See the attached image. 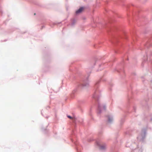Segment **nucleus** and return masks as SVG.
<instances>
[{"label":"nucleus","instance_id":"f257e3e1","mask_svg":"<svg viewBox=\"0 0 152 152\" xmlns=\"http://www.w3.org/2000/svg\"><path fill=\"white\" fill-rule=\"evenodd\" d=\"M83 10V7H81L76 11V13L77 14L80 13L82 12Z\"/></svg>","mask_w":152,"mask_h":152},{"label":"nucleus","instance_id":"f03ea898","mask_svg":"<svg viewBox=\"0 0 152 152\" xmlns=\"http://www.w3.org/2000/svg\"><path fill=\"white\" fill-rule=\"evenodd\" d=\"M105 145H103L101 146L100 148L101 149H104L105 148Z\"/></svg>","mask_w":152,"mask_h":152},{"label":"nucleus","instance_id":"7ed1b4c3","mask_svg":"<svg viewBox=\"0 0 152 152\" xmlns=\"http://www.w3.org/2000/svg\"><path fill=\"white\" fill-rule=\"evenodd\" d=\"M112 120V118L110 117L108 118V121L110 122Z\"/></svg>","mask_w":152,"mask_h":152},{"label":"nucleus","instance_id":"20e7f679","mask_svg":"<svg viewBox=\"0 0 152 152\" xmlns=\"http://www.w3.org/2000/svg\"><path fill=\"white\" fill-rule=\"evenodd\" d=\"M67 117L68 118H69L71 119L72 118L71 116H69V115H68Z\"/></svg>","mask_w":152,"mask_h":152},{"label":"nucleus","instance_id":"39448f33","mask_svg":"<svg viewBox=\"0 0 152 152\" xmlns=\"http://www.w3.org/2000/svg\"><path fill=\"white\" fill-rule=\"evenodd\" d=\"M73 23H76V20H73Z\"/></svg>","mask_w":152,"mask_h":152}]
</instances>
